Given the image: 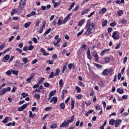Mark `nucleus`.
Here are the masks:
<instances>
[{"mask_svg": "<svg viewBox=\"0 0 129 129\" xmlns=\"http://www.w3.org/2000/svg\"><path fill=\"white\" fill-rule=\"evenodd\" d=\"M94 27L95 24L94 23H91L90 20L87 21L85 29L87 31L84 33V35H91L94 33Z\"/></svg>", "mask_w": 129, "mask_h": 129, "instance_id": "f257e3e1", "label": "nucleus"}, {"mask_svg": "<svg viewBox=\"0 0 129 129\" xmlns=\"http://www.w3.org/2000/svg\"><path fill=\"white\" fill-rule=\"evenodd\" d=\"M74 121V116L71 117L70 120H64L59 126V127H68L69 123H71Z\"/></svg>", "mask_w": 129, "mask_h": 129, "instance_id": "f03ea898", "label": "nucleus"}, {"mask_svg": "<svg viewBox=\"0 0 129 129\" xmlns=\"http://www.w3.org/2000/svg\"><path fill=\"white\" fill-rule=\"evenodd\" d=\"M26 1L27 0H20L18 8V11H22V10L25 9V6H26L27 4Z\"/></svg>", "mask_w": 129, "mask_h": 129, "instance_id": "7ed1b4c3", "label": "nucleus"}, {"mask_svg": "<svg viewBox=\"0 0 129 129\" xmlns=\"http://www.w3.org/2000/svg\"><path fill=\"white\" fill-rule=\"evenodd\" d=\"M55 73L54 72H51L49 76V78H54V76H59V74L60 73V69H56L55 70Z\"/></svg>", "mask_w": 129, "mask_h": 129, "instance_id": "20e7f679", "label": "nucleus"}, {"mask_svg": "<svg viewBox=\"0 0 129 129\" xmlns=\"http://www.w3.org/2000/svg\"><path fill=\"white\" fill-rule=\"evenodd\" d=\"M112 38H113L114 40H118L120 38L119 32H118V31H114L112 34Z\"/></svg>", "mask_w": 129, "mask_h": 129, "instance_id": "39448f33", "label": "nucleus"}, {"mask_svg": "<svg viewBox=\"0 0 129 129\" xmlns=\"http://www.w3.org/2000/svg\"><path fill=\"white\" fill-rule=\"evenodd\" d=\"M29 105V104H24L22 106L18 108V111H22V110H24V109H25V108H27V106Z\"/></svg>", "mask_w": 129, "mask_h": 129, "instance_id": "423d86ee", "label": "nucleus"}, {"mask_svg": "<svg viewBox=\"0 0 129 129\" xmlns=\"http://www.w3.org/2000/svg\"><path fill=\"white\" fill-rule=\"evenodd\" d=\"M122 120L121 119H117L115 121L114 126L115 127H118L119 125H120V123H121V122Z\"/></svg>", "mask_w": 129, "mask_h": 129, "instance_id": "0eeeda50", "label": "nucleus"}, {"mask_svg": "<svg viewBox=\"0 0 129 129\" xmlns=\"http://www.w3.org/2000/svg\"><path fill=\"white\" fill-rule=\"evenodd\" d=\"M57 101H58V98H57L56 97H53L51 99L50 102V103H52V102H53V104H55V103H57Z\"/></svg>", "mask_w": 129, "mask_h": 129, "instance_id": "6e6552de", "label": "nucleus"}, {"mask_svg": "<svg viewBox=\"0 0 129 129\" xmlns=\"http://www.w3.org/2000/svg\"><path fill=\"white\" fill-rule=\"evenodd\" d=\"M34 77H35V74H31V76L26 79L27 83H31V80H32Z\"/></svg>", "mask_w": 129, "mask_h": 129, "instance_id": "1a4fd4ad", "label": "nucleus"}, {"mask_svg": "<svg viewBox=\"0 0 129 129\" xmlns=\"http://www.w3.org/2000/svg\"><path fill=\"white\" fill-rule=\"evenodd\" d=\"M93 56L95 57L96 62H98V61H99V58L98 57V55L97 54V52H96V51H94L93 52Z\"/></svg>", "mask_w": 129, "mask_h": 129, "instance_id": "9d476101", "label": "nucleus"}, {"mask_svg": "<svg viewBox=\"0 0 129 129\" xmlns=\"http://www.w3.org/2000/svg\"><path fill=\"white\" fill-rule=\"evenodd\" d=\"M40 52H41V53H43L44 56H48V55H49V53L46 52V50H45V49H44V48H41L40 49Z\"/></svg>", "mask_w": 129, "mask_h": 129, "instance_id": "9b49d317", "label": "nucleus"}, {"mask_svg": "<svg viewBox=\"0 0 129 129\" xmlns=\"http://www.w3.org/2000/svg\"><path fill=\"white\" fill-rule=\"evenodd\" d=\"M108 69L104 70L102 73V75L103 76H107L108 75V71H107Z\"/></svg>", "mask_w": 129, "mask_h": 129, "instance_id": "f8f14e48", "label": "nucleus"}, {"mask_svg": "<svg viewBox=\"0 0 129 129\" xmlns=\"http://www.w3.org/2000/svg\"><path fill=\"white\" fill-rule=\"evenodd\" d=\"M87 58L89 60H91V54H90V49L89 48H88L87 50Z\"/></svg>", "mask_w": 129, "mask_h": 129, "instance_id": "ddd939ff", "label": "nucleus"}, {"mask_svg": "<svg viewBox=\"0 0 129 129\" xmlns=\"http://www.w3.org/2000/svg\"><path fill=\"white\" fill-rule=\"evenodd\" d=\"M67 93H68V91L64 90H62L61 94V99H64V96H65L64 94H67Z\"/></svg>", "mask_w": 129, "mask_h": 129, "instance_id": "4468645a", "label": "nucleus"}, {"mask_svg": "<svg viewBox=\"0 0 129 129\" xmlns=\"http://www.w3.org/2000/svg\"><path fill=\"white\" fill-rule=\"evenodd\" d=\"M89 11H90V9L89 8L86 9L85 11H83L81 13L82 16H84V15H85L86 14H88V12H89Z\"/></svg>", "mask_w": 129, "mask_h": 129, "instance_id": "2eb2a0df", "label": "nucleus"}, {"mask_svg": "<svg viewBox=\"0 0 129 129\" xmlns=\"http://www.w3.org/2000/svg\"><path fill=\"white\" fill-rule=\"evenodd\" d=\"M105 13H106V8H102L99 12V14H102L103 15V14H105Z\"/></svg>", "mask_w": 129, "mask_h": 129, "instance_id": "dca6fc26", "label": "nucleus"}, {"mask_svg": "<svg viewBox=\"0 0 129 129\" xmlns=\"http://www.w3.org/2000/svg\"><path fill=\"white\" fill-rule=\"evenodd\" d=\"M85 22V19H83V20H81L80 21H79L78 26H79L80 27H82V25H83L84 24Z\"/></svg>", "mask_w": 129, "mask_h": 129, "instance_id": "f3484780", "label": "nucleus"}, {"mask_svg": "<svg viewBox=\"0 0 129 129\" xmlns=\"http://www.w3.org/2000/svg\"><path fill=\"white\" fill-rule=\"evenodd\" d=\"M108 51H109V49H104L103 51L101 52V56H103V55H104V54H105L106 52H108Z\"/></svg>", "mask_w": 129, "mask_h": 129, "instance_id": "a211bd4d", "label": "nucleus"}, {"mask_svg": "<svg viewBox=\"0 0 129 129\" xmlns=\"http://www.w3.org/2000/svg\"><path fill=\"white\" fill-rule=\"evenodd\" d=\"M5 93H7V91H6V88H3L0 91V95H3Z\"/></svg>", "mask_w": 129, "mask_h": 129, "instance_id": "6ab92c4d", "label": "nucleus"}, {"mask_svg": "<svg viewBox=\"0 0 129 129\" xmlns=\"http://www.w3.org/2000/svg\"><path fill=\"white\" fill-rule=\"evenodd\" d=\"M109 124H110V125H113V124H114V123H115V120H114L113 119H110L109 121Z\"/></svg>", "mask_w": 129, "mask_h": 129, "instance_id": "aec40b11", "label": "nucleus"}, {"mask_svg": "<svg viewBox=\"0 0 129 129\" xmlns=\"http://www.w3.org/2000/svg\"><path fill=\"white\" fill-rule=\"evenodd\" d=\"M81 49L83 50H86V49H87V45H86V44H84L82 45V46L81 47Z\"/></svg>", "mask_w": 129, "mask_h": 129, "instance_id": "412c9836", "label": "nucleus"}, {"mask_svg": "<svg viewBox=\"0 0 129 129\" xmlns=\"http://www.w3.org/2000/svg\"><path fill=\"white\" fill-rule=\"evenodd\" d=\"M59 87L62 88L63 87V86L64 85V83L63 82V79L60 80L59 81Z\"/></svg>", "mask_w": 129, "mask_h": 129, "instance_id": "4be33fe9", "label": "nucleus"}, {"mask_svg": "<svg viewBox=\"0 0 129 129\" xmlns=\"http://www.w3.org/2000/svg\"><path fill=\"white\" fill-rule=\"evenodd\" d=\"M116 92H118L119 94H122L123 93L124 91L123 89L120 90V88L117 89Z\"/></svg>", "mask_w": 129, "mask_h": 129, "instance_id": "5701e85b", "label": "nucleus"}, {"mask_svg": "<svg viewBox=\"0 0 129 129\" xmlns=\"http://www.w3.org/2000/svg\"><path fill=\"white\" fill-rule=\"evenodd\" d=\"M31 22H29L28 23H26L25 24H24V28H25L26 29L27 28H29V27H30V26H31Z\"/></svg>", "mask_w": 129, "mask_h": 129, "instance_id": "b1692460", "label": "nucleus"}, {"mask_svg": "<svg viewBox=\"0 0 129 129\" xmlns=\"http://www.w3.org/2000/svg\"><path fill=\"white\" fill-rule=\"evenodd\" d=\"M22 61L25 64H27L29 62V59L27 57H24L22 58Z\"/></svg>", "mask_w": 129, "mask_h": 129, "instance_id": "393cba45", "label": "nucleus"}, {"mask_svg": "<svg viewBox=\"0 0 129 129\" xmlns=\"http://www.w3.org/2000/svg\"><path fill=\"white\" fill-rule=\"evenodd\" d=\"M74 104H75V101L74 100H72L71 105V109H74Z\"/></svg>", "mask_w": 129, "mask_h": 129, "instance_id": "a878e982", "label": "nucleus"}, {"mask_svg": "<svg viewBox=\"0 0 129 129\" xmlns=\"http://www.w3.org/2000/svg\"><path fill=\"white\" fill-rule=\"evenodd\" d=\"M44 80H45V78H41L40 79V80H39L38 81V84L40 85V84H41V83H43V82H44Z\"/></svg>", "mask_w": 129, "mask_h": 129, "instance_id": "bb28decb", "label": "nucleus"}, {"mask_svg": "<svg viewBox=\"0 0 129 129\" xmlns=\"http://www.w3.org/2000/svg\"><path fill=\"white\" fill-rule=\"evenodd\" d=\"M9 118H10L9 117H6L5 118H4L2 121L3 123H7V122L9 121Z\"/></svg>", "mask_w": 129, "mask_h": 129, "instance_id": "cd10ccee", "label": "nucleus"}, {"mask_svg": "<svg viewBox=\"0 0 129 129\" xmlns=\"http://www.w3.org/2000/svg\"><path fill=\"white\" fill-rule=\"evenodd\" d=\"M117 14L118 17H120L122 14H123V11L122 10H119L117 11Z\"/></svg>", "mask_w": 129, "mask_h": 129, "instance_id": "c85d7f7f", "label": "nucleus"}, {"mask_svg": "<svg viewBox=\"0 0 129 129\" xmlns=\"http://www.w3.org/2000/svg\"><path fill=\"white\" fill-rule=\"evenodd\" d=\"M17 13H18V10L17 9H13L11 12V16H14Z\"/></svg>", "mask_w": 129, "mask_h": 129, "instance_id": "c756f323", "label": "nucleus"}, {"mask_svg": "<svg viewBox=\"0 0 129 129\" xmlns=\"http://www.w3.org/2000/svg\"><path fill=\"white\" fill-rule=\"evenodd\" d=\"M98 85L100 87H103L104 86V83H103L102 81H99L98 82Z\"/></svg>", "mask_w": 129, "mask_h": 129, "instance_id": "7c9ffc66", "label": "nucleus"}, {"mask_svg": "<svg viewBox=\"0 0 129 129\" xmlns=\"http://www.w3.org/2000/svg\"><path fill=\"white\" fill-rule=\"evenodd\" d=\"M34 98L37 99V100H38V99H40V94H35Z\"/></svg>", "mask_w": 129, "mask_h": 129, "instance_id": "2f4dec72", "label": "nucleus"}, {"mask_svg": "<svg viewBox=\"0 0 129 129\" xmlns=\"http://www.w3.org/2000/svg\"><path fill=\"white\" fill-rule=\"evenodd\" d=\"M12 73L15 75V76H18L19 75V72L18 71L12 70Z\"/></svg>", "mask_w": 129, "mask_h": 129, "instance_id": "473e14b6", "label": "nucleus"}, {"mask_svg": "<svg viewBox=\"0 0 129 129\" xmlns=\"http://www.w3.org/2000/svg\"><path fill=\"white\" fill-rule=\"evenodd\" d=\"M76 89L77 90V93H80V92H81V89L79 86H76Z\"/></svg>", "mask_w": 129, "mask_h": 129, "instance_id": "72a5a7b5", "label": "nucleus"}, {"mask_svg": "<svg viewBox=\"0 0 129 129\" xmlns=\"http://www.w3.org/2000/svg\"><path fill=\"white\" fill-rule=\"evenodd\" d=\"M59 106H60L61 109H65V103H60Z\"/></svg>", "mask_w": 129, "mask_h": 129, "instance_id": "f704fd0d", "label": "nucleus"}, {"mask_svg": "<svg viewBox=\"0 0 129 129\" xmlns=\"http://www.w3.org/2000/svg\"><path fill=\"white\" fill-rule=\"evenodd\" d=\"M35 117V115L33 114V113L31 111H29V117L30 118H34Z\"/></svg>", "mask_w": 129, "mask_h": 129, "instance_id": "c9c22d12", "label": "nucleus"}, {"mask_svg": "<svg viewBox=\"0 0 129 129\" xmlns=\"http://www.w3.org/2000/svg\"><path fill=\"white\" fill-rule=\"evenodd\" d=\"M78 85L81 86V87H85V84L83 83L82 82H79Z\"/></svg>", "mask_w": 129, "mask_h": 129, "instance_id": "e433bc0d", "label": "nucleus"}, {"mask_svg": "<svg viewBox=\"0 0 129 129\" xmlns=\"http://www.w3.org/2000/svg\"><path fill=\"white\" fill-rule=\"evenodd\" d=\"M44 29H45V27H43L42 26L40 27L38 31L39 34H42V33H43V30H44Z\"/></svg>", "mask_w": 129, "mask_h": 129, "instance_id": "4c0bfd02", "label": "nucleus"}, {"mask_svg": "<svg viewBox=\"0 0 129 129\" xmlns=\"http://www.w3.org/2000/svg\"><path fill=\"white\" fill-rule=\"evenodd\" d=\"M84 31V29H82L80 32L78 33L77 35V37H79L82 35L83 32Z\"/></svg>", "mask_w": 129, "mask_h": 129, "instance_id": "58836bf2", "label": "nucleus"}, {"mask_svg": "<svg viewBox=\"0 0 129 129\" xmlns=\"http://www.w3.org/2000/svg\"><path fill=\"white\" fill-rule=\"evenodd\" d=\"M57 127V123H53L52 125H50V128L54 129Z\"/></svg>", "mask_w": 129, "mask_h": 129, "instance_id": "ea45409f", "label": "nucleus"}, {"mask_svg": "<svg viewBox=\"0 0 129 129\" xmlns=\"http://www.w3.org/2000/svg\"><path fill=\"white\" fill-rule=\"evenodd\" d=\"M55 92H56V91H51L49 93V96H50V97H52V96H54V95H55Z\"/></svg>", "mask_w": 129, "mask_h": 129, "instance_id": "a19ab883", "label": "nucleus"}, {"mask_svg": "<svg viewBox=\"0 0 129 129\" xmlns=\"http://www.w3.org/2000/svg\"><path fill=\"white\" fill-rule=\"evenodd\" d=\"M94 66L95 67H96V68L98 69H99V68H102V66H101L100 64H97L96 63H94Z\"/></svg>", "mask_w": 129, "mask_h": 129, "instance_id": "79ce46f5", "label": "nucleus"}, {"mask_svg": "<svg viewBox=\"0 0 129 129\" xmlns=\"http://www.w3.org/2000/svg\"><path fill=\"white\" fill-rule=\"evenodd\" d=\"M107 25V20H105V21L102 23V27H105Z\"/></svg>", "mask_w": 129, "mask_h": 129, "instance_id": "37998d69", "label": "nucleus"}, {"mask_svg": "<svg viewBox=\"0 0 129 129\" xmlns=\"http://www.w3.org/2000/svg\"><path fill=\"white\" fill-rule=\"evenodd\" d=\"M50 32H51V28H49L44 32V35H48V34L50 33Z\"/></svg>", "mask_w": 129, "mask_h": 129, "instance_id": "c03bdc74", "label": "nucleus"}, {"mask_svg": "<svg viewBox=\"0 0 129 129\" xmlns=\"http://www.w3.org/2000/svg\"><path fill=\"white\" fill-rule=\"evenodd\" d=\"M105 63H109V61H110V58L109 57H105L104 58Z\"/></svg>", "mask_w": 129, "mask_h": 129, "instance_id": "a18cd8bd", "label": "nucleus"}, {"mask_svg": "<svg viewBox=\"0 0 129 129\" xmlns=\"http://www.w3.org/2000/svg\"><path fill=\"white\" fill-rule=\"evenodd\" d=\"M12 71H8L6 72V75H9V76H11L12 75Z\"/></svg>", "mask_w": 129, "mask_h": 129, "instance_id": "49530a36", "label": "nucleus"}, {"mask_svg": "<svg viewBox=\"0 0 129 129\" xmlns=\"http://www.w3.org/2000/svg\"><path fill=\"white\" fill-rule=\"evenodd\" d=\"M75 5V3H73L72 4V5H71L70 6V8H69V11H70L72 10V9L73 8V7H74Z\"/></svg>", "mask_w": 129, "mask_h": 129, "instance_id": "de8ad7c7", "label": "nucleus"}, {"mask_svg": "<svg viewBox=\"0 0 129 129\" xmlns=\"http://www.w3.org/2000/svg\"><path fill=\"white\" fill-rule=\"evenodd\" d=\"M40 20L37 19L36 21V25H35V27H39V25H40Z\"/></svg>", "mask_w": 129, "mask_h": 129, "instance_id": "09e8293b", "label": "nucleus"}, {"mask_svg": "<svg viewBox=\"0 0 129 129\" xmlns=\"http://www.w3.org/2000/svg\"><path fill=\"white\" fill-rule=\"evenodd\" d=\"M35 92H37L38 93H40L41 90L40 89H36L33 92V93H35Z\"/></svg>", "mask_w": 129, "mask_h": 129, "instance_id": "8fccbe9b", "label": "nucleus"}, {"mask_svg": "<svg viewBox=\"0 0 129 129\" xmlns=\"http://www.w3.org/2000/svg\"><path fill=\"white\" fill-rule=\"evenodd\" d=\"M38 62L37 59H35L34 60H32L31 62L32 65H34V64H36Z\"/></svg>", "mask_w": 129, "mask_h": 129, "instance_id": "3c124183", "label": "nucleus"}, {"mask_svg": "<svg viewBox=\"0 0 129 129\" xmlns=\"http://www.w3.org/2000/svg\"><path fill=\"white\" fill-rule=\"evenodd\" d=\"M57 24V26H61V25H62V20H61V19H58Z\"/></svg>", "mask_w": 129, "mask_h": 129, "instance_id": "603ef678", "label": "nucleus"}, {"mask_svg": "<svg viewBox=\"0 0 129 129\" xmlns=\"http://www.w3.org/2000/svg\"><path fill=\"white\" fill-rule=\"evenodd\" d=\"M6 47V44L3 43L1 45H0V50H3Z\"/></svg>", "mask_w": 129, "mask_h": 129, "instance_id": "864d4df0", "label": "nucleus"}, {"mask_svg": "<svg viewBox=\"0 0 129 129\" xmlns=\"http://www.w3.org/2000/svg\"><path fill=\"white\" fill-rule=\"evenodd\" d=\"M83 97V96L82 94H79L77 96V99H81Z\"/></svg>", "mask_w": 129, "mask_h": 129, "instance_id": "5fc2aeb1", "label": "nucleus"}, {"mask_svg": "<svg viewBox=\"0 0 129 129\" xmlns=\"http://www.w3.org/2000/svg\"><path fill=\"white\" fill-rule=\"evenodd\" d=\"M4 58L5 60H9V59H10V55L7 54V55H5V56L4 57Z\"/></svg>", "mask_w": 129, "mask_h": 129, "instance_id": "6e6d98bb", "label": "nucleus"}, {"mask_svg": "<svg viewBox=\"0 0 129 129\" xmlns=\"http://www.w3.org/2000/svg\"><path fill=\"white\" fill-rule=\"evenodd\" d=\"M32 40L35 44H37V43H38V40H37V38L36 37H33L32 38Z\"/></svg>", "mask_w": 129, "mask_h": 129, "instance_id": "4d7b16f0", "label": "nucleus"}, {"mask_svg": "<svg viewBox=\"0 0 129 129\" xmlns=\"http://www.w3.org/2000/svg\"><path fill=\"white\" fill-rule=\"evenodd\" d=\"M110 27H115V26H116V24L115 23V22H113L110 23Z\"/></svg>", "mask_w": 129, "mask_h": 129, "instance_id": "13d9d810", "label": "nucleus"}, {"mask_svg": "<svg viewBox=\"0 0 129 129\" xmlns=\"http://www.w3.org/2000/svg\"><path fill=\"white\" fill-rule=\"evenodd\" d=\"M127 61V56H125L123 58V64H125L126 63V61Z\"/></svg>", "mask_w": 129, "mask_h": 129, "instance_id": "bf43d9fd", "label": "nucleus"}, {"mask_svg": "<svg viewBox=\"0 0 129 129\" xmlns=\"http://www.w3.org/2000/svg\"><path fill=\"white\" fill-rule=\"evenodd\" d=\"M66 69H67V67H66V66H64L62 68V73H64L65 70H66Z\"/></svg>", "mask_w": 129, "mask_h": 129, "instance_id": "052dcab7", "label": "nucleus"}, {"mask_svg": "<svg viewBox=\"0 0 129 129\" xmlns=\"http://www.w3.org/2000/svg\"><path fill=\"white\" fill-rule=\"evenodd\" d=\"M72 13L69 14L64 19L68 21V19H69V18H70V16H72Z\"/></svg>", "mask_w": 129, "mask_h": 129, "instance_id": "680f3d73", "label": "nucleus"}, {"mask_svg": "<svg viewBox=\"0 0 129 129\" xmlns=\"http://www.w3.org/2000/svg\"><path fill=\"white\" fill-rule=\"evenodd\" d=\"M40 85L37 83V84L34 85L33 87V89H35V88H38L39 87V86Z\"/></svg>", "mask_w": 129, "mask_h": 129, "instance_id": "e2e57ef3", "label": "nucleus"}, {"mask_svg": "<svg viewBox=\"0 0 129 129\" xmlns=\"http://www.w3.org/2000/svg\"><path fill=\"white\" fill-rule=\"evenodd\" d=\"M33 49H34V46L31 45L28 47V50H29V51H32V50H33Z\"/></svg>", "mask_w": 129, "mask_h": 129, "instance_id": "0e129e2a", "label": "nucleus"}, {"mask_svg": "<svg viewBox=\"0 0 129 129\" xmlns=\"http://www.w3.org/2000/svg\"><path fill=\"white\" fill-rule=\"evenodd\" d=\"M126 23V20L124 19L121 20V24H124Z\"/></svg>", "mask_w": 129, "mask_h": 129, "instance_id": "69168bd1", "label": "nucleus"}, {"mask_svg": "<svg viewBox=\"0 0 129 129\" xmlns=\"http://www.w3.org/2000/svg\"><path fill=\"white\" fill-rule=\"evenodd\" d=\"M44 87H49V86H50V84H49L48 83H45L44 84Z\"/></svg>", "mask_w": 129, "mask_h": 129, "instance_id": "338daca9", "label": "nucleus"}, {"mask_svg": "<svg viewBox=\"0 0 129 129\" xmlns=\"http://www.w3.org/2000/svg\"><path fill=\"white\" fill-rule=\"evenodd\" d=\"M68 68L69 70H71V69H72V63H70L68 65Z\"/></svg>", "mask_w": 129, "mask_h": 129, "instance_id": "774afa93", "label": "nucleus"}]
</instances>
